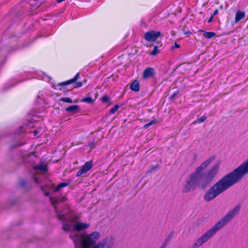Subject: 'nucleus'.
Here are the masks:
<instances>
[{
  "instance_id": "f257e3e1",
  "label": "nucleus",
  "mask_w": 248,
  "mask_h": 248,
  "mask_svg": "<svg viewBox=\"0 0 248 248\" xmlns=\"http://www.w3.org/2000/svg\"><path fill=\"white\" fill-rule=\"evenodd\" d=\"M248 173V159L243 162L233 171L225 175L207 190L203 196V199L210 202L220 194L240 182Z\"/></svg>"
},
{
  "instance_id": "f03ea898",
  "label": "nucleus",
  "mask_w": 248,
  "mask_h": 248,
  "mask_svg": "<svg viewBox=\"0 0 248 248\" xmlns=\"http://www.w3.org/2000/svg\"><path fill=\"white\" fill-rule=\"evenodd\" d=\"M215 158V155H212L196 168V170L190 175L189 179L186 180L182 190V193H186L191 190H194L198 185L202 183L208 184L213 180L218 173L219 164H215L205 172L204 170L212 163Z\"/></svg>"
},
{
  "instance_id": "7ed1b4c3",
  "label": "nucleus",
  "mask_w": 248,
  "mask_h": 248,
  "mask_svg": "<svg viewBox=\"0 0 248 248\" xmlns=\"http://www.w3.org/2000/svg\"><path fill=\"white\" fill-rule=\"evenodd\" d=\"M65 200V197L50 198V201L55 208L58 219L62 221V230L65 232H70L75 230L79 232L88 229L90 225L87 223H77L73 225V217L69 205L64 203Z\"/></svg>"
},
{
  "instance_id": "20e7f679",
  "label": "nucleus",
  "mask_w": 248,
  "mask_h": 248,
  "mask_svg": "<svg viewBox=\"0 0 248 248\" xmlns=\"http://www.w3.org/2000/svg\"><path fill=\"white\" fill-rule=\"evenodd\" d=\"M240 206H236L232 210L229 211L225 217L218 221L212 228L208 230L201 237L197 239L189 248H198L215 235L216 233L223 228L228 222L238 213Z\"/></svg>"
},
{
  "instance_id": "39448f33",
  "label": "nucleus",
  "mask_w": 248,
  "mask_h": 248,
  "mask_svg": "<svg viewBox=\"0 0 248 248\" xmlns=\"http://www.w3.org/2000/svg\"><path fill=\"white\" fill-rule=\"evenodd\" d=\"M70 237L73 240L76 248H90L99 239L100 234L95 231L87 235L76 233L74 235L71 234Z\"/></svg>"
},
{
  "instance_id": "423d86ee",
  "label": "nucleus",
  "mask_w": 248,
  "mask_h": 248,
  "mask_svg": "<svg viewBox=\"0 0 248 248\" xmlns=\"http://www.w3.org/2000/svg\"><path fill=\"white\" fill-rule=\"evenodd\" d=\"M114 239L111 236L106 237L92 248H113L114 245Z\"/></svg>"
},
{
  "instance_id": "0eeeda50",
  "label": "nucleus",
  "mask_w": 248,
  "mask_h": 248,
  "mask_svg": "<svg viewBox=\"0 0 248 248\" xmlns=\"http://www.w3.org/2000/svg\"><path fill=\"white\" fill-rule=\"evenodd\" d=\"M79 77V73H78L75 76L74 78H73L72 79H71L67 81L62 82L59 83L57 85V88L56 89H59L61 91H64L66 90V88H65V86L70 85V84L75 83V82L76 83V86L75 87H76V88L81 87L83 85L82 82H80V81L76 82L77 79Z\"/></svg>"
},
{
  "instance_id": "6e6552de",
  "label": "nucleus",
  "mask_w": 248,
  "mask_h": 248,
  "mask_svg": "<svg viewBox=\"0 0 248 248\" xmlns=\"http://www.w3.org/2000/svg\"><path fill=\"white\" fill-rule=\"evenodd\" d=\"M161 35L160 31H151L145 33L144 38L149 42H155L157 38Z\"/></svg>"
},
{
  "instance_id": "1a4fd4ad",
  "label": "nucleus",
  "mask_w": 248,
  "mask_h": 248,
  "mask_svg": "<svg viewBox=\"0 0 248 248\" xmlns=\"http://www.w3.org/2000/svg\"><path fill=\"white\" fill-rule=\"evenodd\" d=\"M155 75V71L153 67H148L143 72L142 78L143 79H147L153 78Z\"/></svg>"
},
{
  "instance_id": "9d476101",
  "label": "nucleus",
  "mask_w": 248,
  "mask_h": 248,
  "mask_svg": "<svg viewBox=\"0 0 248 248\" xmlns=\"http://www.w3.org/2000/svg\"><path fill=\"white\" fill-rule=\"evenodd\" d=\"M93 167V164L91 161H88L83 165L81 169L77 172V176H79L82 174L88 171Z\"/></svg>"
},
{
  "instance_id": "9b49d317",
  "label": "nucleus",
  "mask_w": 248,
  "mask_h": 248,
  "mask_svg": "<svg viewBox=\"0 0 248 248\" xmlns=\"http://www.w3.org/2000/svg\"><path fill=\"white\" fill-rule=\"evenodd\" d=\"M41 3L36 0H29L26 3L25 7L31 11H33L39 7Z\"/></svg>"
},
{
  "instance_id": "f8f14e48",
  "label": "nucleus",
  "mask_w": 248,
  "mask_h": 248,
  "mask_svg": "<svg viewBox=\"0 0 248 248\" xmlns=\"http://www.w3.org/2000/svg\"><path fill=\"white\" fill-rule=\"evenodd\" d=\"M34 125L33 123L31 122H28L27 124L20 126L17 130V132L18 134H20L21 133L24 132H30L29 131H27V128L29 127H33Z\"/></svg>"
},
{
  "instance_id": "ddd939ff",
  "label": "nucleus",
  "mask_w": 248,
  "mask_h": 248,
  "mask_svg": "<svg viewBox=\"0 0 248 248\" xmlns=\"http://www.w3.org/2000/svg\"><path fill=\"white\" fill-rule=\"evenodd\" d=\"M80 109L79 107L77 105L70 106L65 108V111L72 113H76L79 112Z\"/></svg>"
},
{
  "instance_id": "4468645a",
  "label": "nucleus",
  "mask_w": 248,
  "mask_h": 248,
  "mask_svg": "<svg viewBox=\"0 0 248 248\" xmlns=\"http://www.w3.org/2000/svg\"><path fill=\"white\" fill-rule=\"evenodd\" d=\"M130 89L134 92H138L140 90V84L138 80L136 79L131 83Z\"/></svg>"
},
{
  "instance_id": "2eb2a0df",
  "label": "nucleus",
  "mask_w": 248,
  "mask_h": 248,
  "mask_svg": "<svg viewBox=\"0 0 248 248\" xmlns=\"http://www.w3.org/2000/svg\"><path fill=\"white\" fill-rule=\"evenodd\" d=\"M245 16V13L238 10L236 12L235 16V22L237 23Z\"/></svg>"
},
{
  "instance_id": "dca6fc26",
  "label": "nucleus",
  "mask_w": 248,
  "mask_h": 248,
  "mask_svg": "<svg viewBox=\"0 0 248 248\" xmlns=\"http://www.w3.org/2000/svg\"><path fill=\"white\" fill-rule=\"evenodd\" d=\"M33 168L35 170H39L44 172H46L47 170L46 166L43 163L36 165Z\"/></svg>"
},
{
  "instance_id": "f3484780",
  "label": "nucleus",
  "mask_w": 248,
  "mask_h": 248,
  "mask_svg": "<svg viewBox=\"0 0 248 248\" xmlns=\"http://www.w3.org/2000/svg\"><path fill=\"white\" fill-rule=\"evenodd\" d=\"M69 185V183L62 182L58 185L53 190L54 192H58L61 190V189L63 187L67 186Z\"/></svg>"
},
{
  "instance_id": "a211bd4d",
  "label": "nucleus",
  "mask_w": 248,
  "mask_h": 248,
  "mask_svg": "<svg viewBox=\"0 0 248 248\" xmlns=\"http://www.w3.org/2000/svg\"><path fill=\"white\" fill-rule=\"evenodd\" d=\"M199 31L202 32L203 37L208 39H210L216 35V33L214 32H207L202 30H200Z\"/></svg>"
},
{
  "instance_id": "6ab92c4d",
  "label": "nucleus",
  "mask_w": 248,
  "mask_h": 248,
  "mask_svg": "<svg viewBox=\"0 0 248 248\" xmlns=\"http://www.w3.org/2000/svg\"><path fill=\"white\" fill-rule=\"evenodd\" d=\"M174 234V232L173 231L170 232L168 235L167 236L166 238L164 240L163 244L162 245L164 246V247H166V246L170 243Z\"/></svg>"
},
{
  "instance_id": "aec40b11",
  "label": "nucleus",
  "mask_w": 248,
  "mask_h": 248,
  "mask_svg": "<svg viewBox=\"0 0 248 248\" xmlns=\"http://www.w3.org/2000/svg\"><path fill=\"white\" fill-rule=\"evenodd\" d=\"M20 186L23 188L28 189L31 187L30 184L26 180H22L20 181Z\"/></svg>"
},
{
  "instance_id": "412c9836",
  "label": "nucleus",
  "mask_w": 248,
  "mask_h": 248,
  "mask_svg": "<svg viewBox=\"0 0 248 248\" xmlns=\"http://www.w3.org/2000/svg\"><path fill=\"white\" fill-rule=\"evenodd\" d=\"M180 96L179 91H177L174 92L170 97L169 99L171 100L179 98Z\"/></svg>"
},
{
  "instance_id": "4be33fe9",
  "label": "nucleus",
  "mask_w": 248,
  "mask_h": 248,
  "mask_svg": "<svg viewBox=\"0 0 248 248\" xmlns=\"http://www.w3.org/2000/svg\"><path fill=\"white\" fill-rule=\"evenodd\" d=\"M81 101V102H86L88 104H92L94 102V100L90 96L84 97Z\"/></svg>"
},
{
  "instance_id": "5701e85b",
  "label": "nucleus",
  "mask_w": 248,
  "mask_h": 248,
  "mask_svg": "<svg viewBox=\"0 0 248 248\" xmlns=\"http://www.w3.org/2000/svg\"><path fill=\"white\" fill-rule=\"evenodd\" d=\"M42 133V129L41 128H38L33 132V135L34 137H39Z\"/></svg>"
},
{
  "instance_id": "b1692460",
  "label": "nucleus",
  "mask_w": 248,
  "mask_h": 248,
  "mask_svg": "<svg viewBox=\"0 0 248 248\" xmlns=\"http://www.w3.org/2000/svg\"><path fill=\"white\" fill-rule=\"evenodd\" d=\"M160 168V165L157 164L155 165L152 166L149 171L151 173H153L155 170H159Z\"/></svg>"
},
{
  "instance_id": "393cba45",
  "label": "nucleus",
  "mask_w": 248,
  "mask_h": 248,
  "mask_svg": "<svg viewBox=\"0 0 248 248\" xmlns=\"http://www.w3.org/2000/svg\"><path fill=\"white\" fill-rule=\"evenodd\" d=\"M159 52L158 46H155L154 47L153 50L150 52V54L152 56H155Z\"/></svg>"
},
{
  "instance_id": "a878e982",
  "label": "nucleus",
  "mask_w": 248,
  "mask_h": 248,
  "mask_svg": "<svg viewBox=\"0 0 248 248\" xmlns=\"http://www.w3.org/2000/svg\"><path fill=\"white\" fill-rule=\"evenodd\" d=\"M60 101L66 103H73L72 100L69 97H62L60 98Z\"/></svg>"
},
{
  "instance_id": "bb28decb",
  "label": "nucleus",
  "mask_w": 248,
  "mask_h": 248,
  "mask_svg": "<svg viewBox=\"0 0 248 248\" xmlns=\"http://www.w3.org/2000/svg\"><path fill=\"white\" fill-rule=\"evenodd\" d=\"M119 105H115L110 109V112L112 114H114L119 109Z\"/></svg>"
},
{
  "instance_id": "cd10ccee",
  "label": "nucleus",
  "mask_w": 248,
  "mask_h": 248,
  "mask_svg": "<svg viewBox=\"0 0 248 248\" xmlns=\"http://www.w3.org/2000/svg\"><path fill=\"white\" fill-rule=\"evenodd\" d=\"M206 119V117L204 116H202L198 120L195 121V123H202L204 122Z\"/></svg>"
},
{
  "instance_id": "c85d7f7f",
  "label": "nucleus",
  "mask_w": 248,
  "mask_h": 248,
  "mask_svg": "<svg viewBox=\"0 0 248 248\" xmlns=\"http://www.w3.org/2000/svg\"><path fill=\"white\" fill-rule=\"evenodd\" d=\"M110 100V98L107 95L103 96L101 98V100L103 103H108Z\"/></svg>"
},
{
  "instance_id": "c756f323",
  "label": "nucleus",
  "mask_w": 248,
  "mask_h": 248,
  "mask_svg": "<svg viewBox=\"0 0 248 248\" xmlns=\"http://www.w3.org/2000/svg\"><path fill=\"white\" fill-rule=\"evenodd\" d=\"M40 176H35L33 177V180L34 182L36 184H39L41 183V179H40Z\"/></svg>"
},
{
  "instance_id": "7c9ffc66",
  "label": "nucleus",
  "mask_w": 248,
  "mask_h": 248,
  "mask_svg": "<svg viewBox=\"0 0 248 248\" xmlns=\"http://www.w3.org/2000/svg\"><path fill=\"white\" fill-rule=\"evenodd\" d=\"M97 143L96 141H93V142H91L89 143V146L91 149H93L95 148V145Z\"/></svg>"
},
{
  "instance_id": "2f4dec72",
  "label": "nucleus",
  "mask_w": 248,
  "mask_h": 248,
  "mask_svg": "<svg viewBox=\"0 0 248 248\" xmlns=\"http://www.w3.org/2000/svg\"><path fill=\"white\" fill-rule=\"evenodd\" d=\"M180 47V45L178 44L176 42L174 43V44L173 46H172L171 48L174 49V48H178Z\"/></svg>"
},
{
  "instance_id": "473e14b6",
  "label": "nucleus",
  "mask_w": 248,
  "mask_h": 248,
  "mask_svg": "<svg viewBox=\"0 0 248 248\" xmlns=\"http://www.w3.org/2000/svg\"><path fill=\"white\" fill-rule=\"evenodd\" d=\"M41 189L42 190L45 192L46 196H48L49 193L45 191V187L44 186H40Z\"/></svg>"
},
{
  "instance_id": "72a5a7b5",
  "label": "nucleus",
  "mask_w": 248,
  "mask_h": 248,
  "mask_svg": "<svg viewBox=\"0 0 248 248\" xmlns=\"http://www.w3.org/2000/svg\"><path fill=\"white\" fill-rule=\"evenodd\" d=\"M218 13V9H216L214 12L213 13V14H212V16H213V17L216 16V15H217V14Z\"/></svg>"
},
{
  "instance_id": "f704fd0d",
  "label": "nucleus",
  "mask_w": 248,
  "mask_h": 248,
  "mask_svg": "<svg viewBox=\"0 0 248 248\" xmlns=\"http://www.w3.org/2000/svg\"><path fill=\"white\" fill-rule=\"evenodd\" d=\"M156 123V121L155 120H152L151 121H150L149 122V124H150L151 125H152V124H155Z\"/></svg>"
},
{
  "instance_id": "c9c22d12",
  "label": "nucleus",
  "mask_w": 248,
  "mask_h": 248,
  "mask_svg": "<svg viewBox=\"0 0 248 248\" xmlns=\"http://www.w3.org/2000/svg\"><path fill=\"white\" fill-rule=\"evenodd\" d=\"M213 16H211V17H210V18L208 19V20L207 21V23H211L212 21V20L213 19Z\"/></svg>"
},
{
  "instance_id": "e433bc0d",
  "label": "nucleus",
  "mask_w": 248,
  "mask_h": 248,
  "mask_svg": "<svg viewBox=\"0 0 248 248\" xmlns=\"http://www.w3.org/2000/svg\"><path fill=\"white\" fill-rule=\"evenodd\" d=\"M151 126L150 124H149V123H147V124H145L144 125V128H146H146H148L149 126Z\"/></svg>"
},
{
  "instance_id": "4c0bfd02",
  "label": "nucleus",
  "mask_w": 248,
  "mask_h": 248,
  "mask_svg": "<svg viewBox=\"0 0 248 248\" xmlns=\"http://www.w3.org/2000/svg\"><path fill=\"white\" fill-rule=\"evenodd\" d=\"M151 126L150 124H149V123H147V124H145L144 125V128H146H146H148L149 126Z\"/></svg>"
},
{
  "instance_id": "58836bf2",
  "label": "nucleus",
  "mask_w": 248,
  "mask_h": 248,
  "mask_svg": "<svg viewBox=\"0 0 248 248\" xmlns=\"http://www.w3.org/2000/svg\"><path fill=\"white\" fill-rule=\"evenodd\" d=\"M64 0H57V2H62L63 1H64Z\"/></svg>"
},
{
  "instance_id": "ea45409f",
  "label": "nucleus",
  "mask_w": 248,
  "mask_h": 248,
  "mask_svg": "<svg viewBox=\"0 0 248 248\" xmlns=\"http://www.w3.org/2000/svg\"><path fill=\"white\" fill-rule=\"evenodd\" d=\"M160 248H166V247H164V246L161 245L160 247Z\"/></svg>"
},
{
  "instance_id": "a19ab883",
  "label": "nucleus",
  "mask_w": 248,
  "mask_h": 248,
  "mask_svg": "<svg viewBox=\"0 0 248 248\" xmlns=\"http://www.w3.org/2000/svg\"><path fill=\"white\" fill-rule=\"evenodd\" d=\"M2 60V59L1 58H0V65H1Z\"/></svg>"
},
{
  "instance_id": "79ce46f5",
  "label": "nucleus",
  "mask_w": 248,
  "mask_h": 248,
  "mask_svg": "<svg viewBox=\"0 0 248 248\" xmlns=\"http://www.w3.org/2000/svg\"><path fill=\"white\" fill-rule=\"evenodd\" d=\"M191 33L190 32H185V34H189Z\"/></svg>"
},
{
  "instance_id": "37998d69",
  "label": "nucleus",
  "mask_w": 248,
  "mask_h": 248,
  "mask_svg": "<svg viewBox=\"0 0 248 248\" xmlns=\"http://www.w3.org/2000/svg\"><path fill=\"white\" fill-rule=\"evenodd\" d=\"M15 85V84L12 85L11 86V87H13V86H14Z\"/></svg>"
}]
</instances>
